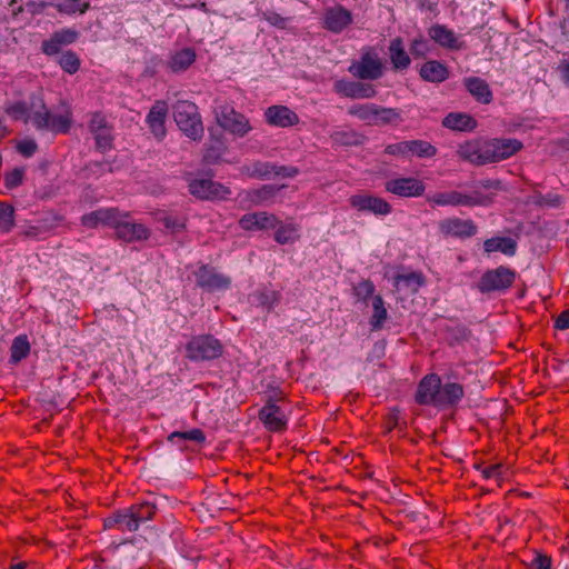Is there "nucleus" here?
I'll use <instances>...</instances> for the list:
<instances>
[{
	"instance_id": "26",
	"label": "nucleus",
	"mask_w": 569,
	"mask_h": 569,
	"mask_svg": "<svg viewBox=\"0 0 569 569\" xmlns=\"http://www.w3.org/2000/svg\"><path fill=\"white\" fill-rule=\"evenodd\" d=\"M117 208H101L81 217L82 226L87 228H97L99 226L110 227L117 222Z\"/></svg>"
},
{
	"instance_id": "23",
	"label": "nucleus",
	"mask_w": 569,
	"mask_h": 569,
	"mask_svg": "<svg viewBox=\"0 0 569 569\" xmlns=\"http://www.w3.org/2000/svg\"><path fill=\"white\" fill-rule=\"evenodd\" d=\"M431 40L442 48L450 50H460L465 48V42L445 24L436 23L428 29Z\"/></svg>"
},
{
	"instance_id": "54",
	"label": "nucleus",
	"mask_w": 569,
	"mask_h": 569,
	"mask_svg": "<svg viewBox=\"0 0 569 569\" xmlns=\"http://www.w3.org/2000/svg\"><path fill=\"white\" fill-rule=\"evenodd\" d=\"M429 51L428 41L423 37L415 38L410 44V53L415 58H421Z\"/></svg>"
},
{
	"instance_id": "11",
	"label": "nucleus",
	"mask_w": 569,
	"mask_h": 569,
	"mask_svg": "<svg viewBox=\"0 0 569 569\" xmlns=\"http://www.w3.org/2000/svg\"><path fill=\"white\" fill-rule=\"evenodd\" d=\"M196 284L208 292L224 291L231 286V278L219 272L214 267L201 264L194 271Z\"/></svg>"
},
{
	"instance_id": "40",
	"label": "nucleus",
	"mask_w": 569,
	"mask_h": 569,
	"mask_svg": "<svg viewBox=\"0 0 569 569\" xmlns=\"http://www.w3.org/2000/svg\"><path fill=\"white\" fill-rule=\"evenodd\" d=\"M446 339L450 346L460 345L470 337V330L461 323H453L445 328Z\"/></svg>"
},
{
	"instance_id": "53",
	"label": "nucleus",
	"mask_w": 569,
	"mask_h": 569,
	"mask_svg": "<svg viewBox=\"0 0 569 569\" xmlns=\"http://www.w3.org/2000/svg\"><path fill=\"white\" fill-rule=\"evenodd\" d=\"M375 289L376 288L373 282L369 279H366L361 280L353 287V292L359 300L366 302L370 297L373 296Z\"/></svg>"
},
{
	"instance_id": "36",
	"label": "nucleus",
	"mask_w": 569,
	"mask_h": 569,
	"mask_svg": "<svg viewBox=\"0 0 569 569\" xmlns=\"http://www.w3.org/2000/svg\"><path fill=\"white\" fill-rule=\"evenodd\" d=\"M425 284V278L421 272L400 273L395 277V286L397 288H406L412 292H417Z\"/></svg>"
},
{
	"instance_id": "10",
	"label": "nucleus",
	"mask_w": 569,
	"mask_h": 569,
	"mask_svg": "<svg viewBox=\"0 0 569 569\" xmlns=\"http://www.w3.org/2000/svg\"><path fill=\"white\" fill-rule=\"evenodd\" d=\"M428 202L436 206H488L492 202V197L475 190L470 194H465L458 191L436 192L428 197Z\"/></svg>"
},
{
	"instance_id": "20",
	"label": "nucleus",
	"mask_w": 569,
	"mask_h": 569,
	"mask_svg": "<svg viewBox=\"0 0 569 569\" xmlns=\"http://www.w3.org/2000/svg\"><path fill=\"white\" fill-rule=\"evenodd\" d=\"M386 191L398 197H420L425 192V184L421 180L412 177L397 178L385 183Z\"/></svg>"
},
{
	"instance_id": "61",
	"label": "nucleus",
	"mask_w": 569,
	"mask_h": 569,
	"mask_svg": "<svg viewBox=\"0 0 569 569\" xmlns=\"http://www.w3.org/2000/svg\"><path fill=\"white\" fill-rule=\"evenodd\" d=\"M552 560L549 556L538 552L531 561L535 569H551Z\"/></svg>"
},
{
	"instance_id": "5",
	"label": "nucleus",
	"mask_w": 569,
	"mask_h": 569,
	"mask_svg": "<svg viewBox=\"0 0 569 569\" xmlns=\"http://www.w3.org/2000/svg\"><path fill=\"white\" fill-rule=\"evenodd\" d=\"M173 118L178 128L190 139L200 140L203 124L196 103L179 100L173 104Z\"/></svg>"
},
{
	"instance_id": "12",
	"label": "nucleus",
	"mask_w": 569,
	"mask_h": 569,
	"mask_svg": "<svg viewBox=\"0 0 569 569\" xmlns=\"http://www.w3.org/2000/svg\"><path fill=\"white\" fill-rule=\"evenodd\" d=\"M189 191L201 200H223L231 194V190L224 184L207 178L189 180Z\"/></svg>"
},
{
	"instance_id": "57",
	"label": "nucleus",
	"mask_w": 569,
	"mask_h": 569,
	"mask_svg": "<svg viewBox=\"0 0 569 569\" xmlns=\"http://www.w3.org/2000/svg\"><path fill=\"white\" fill-rule=\"evenodd\" d=\"M108 121L106 120L104 116H102L99 112H96L92 114V118L89 122V130L93 134L98 131L104 130L109 128Z\"/></svg>"
},
{
	"instance_id": "27",
	"label": "nucleus",
	"mask_w": 569,
	"mask_h": 569,
	"mask_svg": "<svg viewBox=\"0 0 569 569\" xmlns=\"http://www.w3.org/2000/svg\"><path fill=\"white\" fill-rule=\"evenodd\" d=\"M466 90L482 104H489L493 100V94L489 83L479 77H466L462 80Z\"/></svg>"
},
{
	"instance_id": "16",
	"label": "nucleus",
	"mask_w": 569,
	"mask_h": 569,
	"mask_svg": "<svg viewBox=\"0 0 569 569\" xmlns=\"http://www.w3.org/2000/svg\"><path fill=\"white\" fill-rule=\"evenodd\" d=\"M441 379L437 373L425 376L418 383L415 400L420 406H432L437 408L440 393Z\"/></svg>"
},
{
	"instance_id": "46",
	"label": "nucleus",
	"mask_w": 569,
	"mask_h": 569,
	"mask_svg": "<svg viewBox=\"0 0 569 569\" xmlns=\"http://www.w3.org/2000/svg\"><path fill=\"white\" fill-rule=\"evenodd\" d=\"M169 440L176 443H179V440L202 443L206 440V436L201 429L193 428L188 431H174L169 436Z\"/></svg>"
},
{
	"instance_id": "59",
	"label": "nucleus",
	"mask_w": 569,
	"mask_h": 569,
	"mask_svg": "<svg viewBox=\"0 0 569 569\" xmlns=\"http://www.w3.org/2000/svg\"><path fill=\"white\" fill-rule=\"evenodd\" d=\"M385 152L390 156H407L409 154L408 141L388 144Z\"/></svg>"
},
{
	"instance_id": "25",
	"label": "nucleus",
	"mask_w": 569,
	"mask_h": 569,
	"mask_svg": "<svg viewBox=\"0 0 569 569\" xmlns=\"http://www.w3.org/2000/svg\"><path fill=\"white\" fill-rule=\"evenodd\" d=\"M266 121L274 127L288 128L299 122L298 114L286 106H271L264 112Z\"/></svg>"
},
{
	"instance_id": "58",
	"label": "nucleus",
	"mask_w": 569,
	"mask_h": 569,
	"mask_svg": "<svg viewBox=\"0 0 569 569\" xmlns=\"http://www.w3.org/2000/svg\"><path fill=\"white\" fill-rule=\"evenodd\" d=\"M262 18L271 26L277 27L279 29H284L287 27L288 19L281 17L279 13L274 11L262 12Z\"/></svg>"
},
{
	"instance_id": "21",
	"label": "nucleus",
	"mask_w": 569,
	"mask_h": 569,
	"mask_svg": "<svg viewBox=\"0 0 569 569\" xmlns=\"http://www.w3.org/2000/svg\"><path fill=\"white\" fill-rule=\"evenodd\" d=\"M79 38V32L76 29L62 28L54 31L49 39L41 43V50L47 56L58 54L62 47L74 43Z\"/></svg>"
},
{
	"instance_id": "2",
	"label": "nucleus",
	"mask_w": 569,
	"mask_h": 569,
	"mask_svg": "<svg viewBox=\"0 0 569 569\" xmlns=\"http://www.w3.org/2000/svg\"><path fill=\"white\" fill-rule=\"evenodd\" d=\"M522 147L520 140L511 138L473 139L459 144L457 154L463 161L479 167L509 159Z\"/></svg>"
},
{
	"instance_id": "56",
	"label": "nucleus",
	"mask_w": 569,
	"mask_h": 569,
	"mask_svg": "<svg viewBox=\"0 0 569 569\" xmlns=\"http://www.w3.org/2000/svg\"><path fill=\"white\" fill-rule=\"evenodd\" d=\"M536 204L540 207L558 208L561 204V197L555 193L539 194Z\"/></svg>"
},
{
	"instance_id": "44",
	"label": "nucleus",
	"mask_w": 569,
	"mask_h": 569,
	"mask_svg": "<svg viewBox=\"0 0 569 569\" xmlns=\"http://www.w3.org/2000/svg\"><path fill=\"white\" fill-rule=\"evenodd\" d=\"M408 150L409 154H415L419 158H431L437 153L436 147L425 140H409Z\"/></svg>"
},
{
	"instance_id": "4",
	"label": "nucleus",
	"mask_w": 569,
	"mask_h": 569,
	"mask_svg": "<svg viewBox=\"0 0 569 569\" xmlns=\"http://www.w3.org/2000/svg\"><path fill=\"white\" fill-rule=\"evenodd\" d=\"M213 113L217 123L234 137L243 138L252 130L249 119L236 111L233 106L224 99L214 100Z\"/></svg>"
},
{
	"instance_id": "48",
	"label": "nucleus",
	"mask_w": 569,
	"mask_h": 569,
	"mask_svg": "<svg viewBox=\"0 0 569 569\" xmlns=\"http://www.w3.org/2000/svg\"><path fill=\"white\" fill-rule=\"evenodd\" d=\"M166 537L167 532L163 529V526L158 525V522L152 526L144 523V542H149L157 548L160 545L161 539Z\"/></svg>"
},
{
	"instance_id": "15",
	"label": "nucleus",
	"mask_w": 569,
	"mask_h": 569,
	"mask_svg": "<svg viewBox=\"0 0 569 569\" xmlns=\"http://www.w3.org/2000/svg\"><path fill=\"white\" fill-rule=\"evenodd\" d=\"M349 203L358 211L370 212L375 216H388L392 211L388 201L371 193L353 194L349 198Z\"/></svg>"
},
{
	"instance_id": "6",
	"label": "nucleus",
	"mask_w": 569,
	"mask_h": 569,
	"mask_svg": "<svg viewBox=\"0 0 569 569\" xmlns=\"http://www.w3.org/2000/svg\"><path fill=\"white\" fill-rule=\"evenodd\" d=\"M224 347L213 335L193 336L186 345V358L192 362H203L218 359L222 356Z\"/></svg>"
},
{
	"instance_id": "8",
	"label": "nucleus",
	"mask_w": 569,
	"mask_h": 569,
	"mask_svg": "<svg viewBox=\"0 0 569 569\" xmlns=\"http://www.w3.org/2000/svg\"><path fill=\"white\" fill-rule=\"evenodd\" d=\"M283 399L284 393L281 390H273L272 393L267 396L266 403L259 410L258 417L269 431L279 432L287 428L288 418L278 405Z\"/></svg>"
},
{
	"instance_id": "45",
	"label": "nucleus",
	"mask_w": 569,
	"mask_h": 569,
	"mask_svg": "<svg viewBox=\"0 0 569 569\" xmlns=\"http://www.w3.org/2000/svg\"><path fill=\"white\" fill-rule=\"evenodd\" d=\"M58 63L61 67V69L69 74H74L81 66V61L78 54L72 50H67L62 52V54L58 59Z\"/></svg>"
},
{
	"instance_id": "35",
	"label": "nucleus",
	"mask_w": 569,
	"mask_h": 569,
	"mask_svg": "<svg viewBox=\"0 0 569 569\" xmlns=\"http://www.w3.org/2000/svg\"><path fill=\"white\" fill-rule=\"evenodd\" d=\"M166 501L162 497L151 491L144 492V523H148V521L152 519L158 521Z\"/></svg>"
},
{
	"instance_id": "13",
	"label": "nucleus",
	"mask_w": 569,
	"mask_h": 569,
	"mask_svg": "<svg viewBox=\"0 0 569 569\" xmlns=\"http://www.w3.org/2000/svg\"><path fill=\"white\" fill-rule=\"evenodd\" d=\"M62 221V217L52 212H43L39 219L27 224L21 236L27 239L40 240L51 233Z\"/></svg>"
},
{
	"instance_id": "51",
	"label": "nucleus",
	"mask_w": 569,
	"mask_h": 569,
	"mask_svg": "<svg viewBox=\"0 0 569 569\" xmlns=\"http://www.w3.org/2000/svg\"><path fill=\"white\" fill-rule=\"evenodd\" d=\"M24 168H14L7 172L3 178L4 187L12 190L21 186L24 179Z\"/></svg>"
},
{
	"instance_id": "29",
	"label": "nucleus",
	"mask_w": 569,
	"mask_h": 569,
	"mask_svg": "<svg viewBox=\"0 0 569 569\" xmlns=\"http://www.w3.org/2000/svg\"><path fill=\"white\" fill-rule=\"evenodd\" d=\"M463 387L457 382H448L440 387L437 408L456 407L463 398Z\"/></svg>"
},
{
	"instance_id": "62",
	"label": "nucleus",
	"mask_w": 569,
	"mask_h": 569,
	"mask_svg": "<svg viewBox=\"0 0 569 569\" xmlns=\"http://www.w3.org/2000/svg\"><path fill=\"white\" fill-rule=\"evenodd\" d=\"M298 169L290 166H276L274 170H272V176L283 177V178H293L298 174Z\"/></svg>"
},
{
	"instance_id": "47",
	"label": "nucleus",
	"mask_w": 569,
	"mask_h": 569,
	"mask_svg": "<svg viewBox=\"0 0 569 569\" xmlns=\"http://www.w3.org/2000/svg\"><path fill=\"white\" fill-rule=\"evenodd\" d=\"M274 229V240L280 244L291 243L298 238L297 228L292 223L280 222Z\"/></svg>"
},
{
	"instance_id": "28",
	"label": "nucleus",
	"mask_w": 569,
	"mask_h": 569,
	"mask_svg": "<svg viewBox=\"0 0 569 569\" xmlns=\"http://www.w3.org/2000/svg\"><path fill=\"white\" fill-rule=\"evenodd\" d=\"M419 74L425 81L441 83L449 78L450 71L441 61L429 60L421 66Z\"/></svg>"
},
{
	"instance_id": "41",
	"label": "nucleus",
	"mask_w": 569,
	"mask_h": 569,
	"mask_svg": "<svg viewBox=\"0 0 569 569\" xmlns=\"http://www.w3.org/2000/svg\"><path fill=\"white\" fill-rule=\"evenodd\" d=\"M388 317V311L381 296H375L372 299V316L370 318V326L372 330H380L383 322Z\"/></svg>"
},
{
	"instance_id": "37",
	"label": "nucleus",
	"mask_w": 569,
	"mask_h": 569,
	"mask_svg": "<svg viewBox=\"0 0 569 569\" xmlns=\"http://www.w3.org/2000/svg\"><path fill=\"white\" fill-rule=\"evenodd\" d=\"M154 218L167 232L172 234L181 232L186 227L184 219L182 217L169 214L164 211L157 212Z\"/></svg>"
},
{
	"instance_id": "63",
	"label": "nucleus",
	"mask_w": 569,
	"mask_h": 569,
	"mask_svg": "<svg viewBox=\"0 0 569 569\" xmlns=\"http://www.w3.org/2000/svg\"><path fill=\"white\" fill-rule=\"evenodd\" d=\"M485 479L500 478L501 477V465H492L481 470Z\"/></svg>"
},
{
	"instance_id": "49",
	"label": "nucleus",
	"mask_w": 569,
	"mask_h": 569,
	"mask_svg": "<svg viewBox=\"0 0 569 569\" xmlns=\"http://www.w3.org/2000/svg\"><path fill=\"white\" fill-rule=\"evenodd\" d=\"M14 226V208L6 202H0V231L9 232Z\"/></svg>"
},
{
	"instance_id": "22",
	"label": "nucleus",
	"mask_w": 569,
	"mask_h": 569,
	"mask_svg": "<svg viewBox=\"0 0 569 569\" xmlns=\"http://www.w3.org/2000/svg\"><path fill=\"white\" fill-rule=\"evenodd\" d=\"M279 223L274 214L264 211L246 213L239 220V226L246 231L274 229Z\"/></svg>"
},
{
	"instance_id": "18",
	"label": "nucleus",
	"mask_w": 569,
	"mask_h": 569,
	"mask_svg": "<svg viewBox=\"0 0 569 569\" xmlns=\"http://www.w3.org/2000/svg\"><path fill=\"white\" fill-rule=\"evenodd\" d=\"M353 22L350 10L341 4L329 7L323 13V28L332 33H341Z\"/></svg>"
},
{
	"instance_id": "42",
	"label": "nucleus",
	"mask_w": 569,
	"mask_h": 569,
	"mask_svg": "<svg viewBox=\"0 0 569 569\" xmlns=\"http://www.w3.org/2000/svg\"><path fill=\"white\" fill-rule=\"evenodd\" d=\"M10 361L17 363L24 359L30 352V343L26 335L16 337L10 348Z\"/></svg>"
},
{
	"instance_id": "17",
	"label": "nucleus",
	"mask_w": 569,
	"mask_h": 569,
	"mask_svg": "<svg viewBox=\"0 0 569 569\" xmlns=\"http://www.w3.org/2000/svg\"><path fill=\"white\" fill-rule=\"evenodd\" d=\"M438 229L446 238L466 239L477 233V226L471 219L446 218L438 222Z\"/></svg>"
},
{
	"instance_id": "64",
	"label": "nucleus",
	"mask_w": 569,
	"mask_h": 569,
	"mask_svg": "<svg viewBox=\"0 0 569 569\" xmlns=\"http://www.w3.org/2000/svg\"><path fill=\"white\" fill-rule=\"evenodd\" d=\"M555 328L558 330L569 329V310L562 311L555 321Z\"/></svg>"
},
{
	"instance_id": "33",
	"label": "nucleus",
	"mask_w": 569,
	"mask_h": 569,
	"mask_svg": "<svg viewBox=\"0 0 569 569\" xmlns=\"http://www.w3.org/2000/svg\"><path fill=\"white\" fill-rule=\"evenodd\" d=\"M442 126L457 131H471L477 127V121L467 113L450 112L443 118Z\"/></svg>"
},
{
	"instance_id": "50",
	"label": "nucleus",
	"mask_w": 569,
	"mask_h": 569,
	"mask_svg": "<svg viewBox=\"0 0 569 569\" xmlns=\"http://www.w3.org/2000/svg\"><path fill=\"white\" fill-rule=\"evenodd\" d=\"M84 171L87 173V177L99 178L106 172H112L113 167L112 162L108 160L89 161L84 167Z\"/></svg>"
},
{
	"instance_id": "39",
	"label": "nucleus",
	"mask_w": 569,
	"mask_h": 569,
	"mask_svg": "<svg viewBox=\"0 0 569 569\" xmlns=\"http://www.w3.org/2000/svg\"><path fill=\"white\" fill-rule=\"evenodd\" d=\"M48 4L66 14L84 13L90 7L88 1L82 0H53Z\"/></svg>"
},
{
	"instance_id": "31",
	"label": "nucleus",
	"mask_w": 569,
	"mask_h": 569,
	"mask_svg": "<svg viewBox=\"0 0 569 569\" xmlns=\"http://www.w3.org/2000/svg\"><path fill=\"white\" fill-rule=\"evenodd\" d=\"M141 506L136 505L123 510H119V527L122 532L137 531L141 522Z\"/></svg>"
},
{
	"instance_id": "38",
	"label": "nucleus",
	"mask_w": 569,
	"mask_h": 569,
	"mask_svg": "<svg viewBox=\"0 0 569 569\" xmlns=\"http://www.w3.org/2000/svg\"><path fill=\"white\" fill-rule=\"evenodd\" d=\"M252 297L254 301H257L258 306L262 307L267 311H271L281 300V293L279 291L268 288L257 290Z\"/></svg>"
},
{
	"instance_id": "52",
	"label": "nucleus",
	"mask_w": 569,
	"mask_h": 569,
	"mask_svg": "<svg viewBox=\"0 0 569 569\" xmlns=\"http://www.w3.org/2000/svg\"><path fill=\"white\" fill-rule=\"evenodd\" d=\"M94 140H96V148L100 152H106L107 150H110L112 148V134H111V128H107L104 130L98 131L93 133Z\"/></svg>"
},
{
	"instance_id": "43",
	"label": "nucleus",
	"mask_w": 569,
	"mask_h": 569,
	"mask_svg": "<svg viewBox=\"0 0 569 569\" xmlns=\"http://www.w3.org/2000/svg\"><path fill=\"white\" fill-rule=\"evenodd\" d=\"M272 170H274V164L271 162L263 161H254L249 166L244 167V172L251 177L257 179H268L272 176Z\"/></svg>"
},
{
	"instance_id": "7",
	"label": "nucleus",
	"mask_w": 569,
	"mask_h": 569,
	"mask_svg": "<svg viewBox=\"0 0 569 569\" xmlns=\"http://www.w3.org/2000/svg\"><path fill=\"white\" fill-rule=\"evenodd\" d=\"M348 72L359 80L375 81L383 76L385 64L375 49L367 47L360 58L350 63Z\"/></svg>"
},
{
	"instance_id": "34",
	"label": "nucleus",
	"mask_w": 569,
	"mask_h": 569,
	"mask_svg": "<svg viewBox=\"0 0 569 569\" xmlns=\"http://www.w3.org/2000/svg\"><path fill=\"white\" fill-rule=\"evenodd\" d=\"M483 249L488 254L500 251L508 257H512L517 251V242L509 237H493L483 242Z\"/></svg>"
},
{
	"instance_id": "32",
	"label": "nucleus",
	"mask_w": 569,
	"mask_h": 569,
	"mask_svg": "<svg viewBox=\"0 0 569 569\" xmlns=\"http://www.w3.org/2000/svg\"><path fill=\"white\" fill-rule=\"evenodd\" d=\"M196 57L194 49L183 48L171 54L168 67L174 73L183 72L196 61Z\"/></svg>"
},
{
	"instance_id": "55",
	"label": "nucleus",
	"mask_w": 569,
	"mask_h": 569,
	"mask_svg": "<svg viewBox=\"0 0 569 569\" xmlns=\"http://www.w3.org/2000/svg\"><path fill=\"white\" fill-rule=\"evenodd\" d=\"M16 148L22 157L30 158L37 152L38 144L33 139H24L19 141Z\"/></svg>"
},
{
	"instance_id": "60",
	"label": "nucleus",
	"mask_w": 569,
	"mask_h": 569,
	"mask_svg": "<svg viewBox=\"0 0 569 569\" xmlns=\"http://www.w3.org/2000/svg\"><path fill=\"white\" fill-rule=\"evenodd\" d=\"M222 157V149L220 147L211 146L209 147L204 154H203V161L208 164H214L219 162V160Z\"/></svg>"
},
{
	"instance_id": "14",
	"label": "nucleus",
	"mask_w": 569,
	"mask_h": 569,
	"mask_svg": "<svg viewBox=\"0 0 569 569\" xmlns=\"http://www.w3.org/2000/svg\"><path fill=\"white\" fill-rule=\"evenodd\" d=\"M169 106L164 100H157L150 108L144 121L149 131L157 141H162L167 136V118Z\"/></svg>"
},
{
	"instance_id": "30",
	"label": "nucleus",
	"mask_w": 569,
	"mask_h": 569,
	"mask_svg": "<svg viewBox=\"0 0 569 569\" xmlns=\"http://www.w3.org/2000/svg\"><path fill=\"white\" fill-rule=\"evenodd\" d=\"M389 57L392 68L397 71L407 70L410 67L411 59L405 50L403 41L400 37L392 39L389 43Z\"/></svg>"
},
{
	"instance_id": "1",
	"label": "nucleus",
	"mask_w": 569,
	"mask_h": 569,
	"mask_svg": "<svg viewBox=\"0 0 569 569\" xmlns=\"http://www.w3.org/2000/svg\"><path fill=\"white\" fill-rule=\"evenodd\" d=\"M30 103L17 101L6 107V112L14 120H31L39 131H50L54 134L69 132L72 123L71 111L52 114L39 97H31Z\"/></svg>"
},
{
	"instance_id": "9",
	"label": "nucleus",
	"mask_w": 569,
	"mask_h": 569,
	"mask_svg": "<svg viewBox=\"0 0 569 569\" xmlns=\"http://www.w3.org/2000/svg\"><path fill=\"white\" fill-rule=\"evenodd\" d=\"M516 277L513 269L499 266L487 270L479 279L477 288L481 293L503 292L513 284Z\"/></svg>"
},
{
	"instance_id": "19",
	"label": "nucleus",
	"mask_w": 569,
	"mask_h": 569,
	"mask_svg": "<svg viewBox=\"0 0 569 569\" xmlns=\"http://www.w3.org/2000/svg\"><path fill=\"white\" fill-rule=\"evenodd\" d=\"M335 91L351 99H371L377 96L373 84L362 81L338 80L335 82Z\"/></svg>"
},
{
	"instance_id": "24",
	"label": "nucleus",
	"mask_w": 569,
	"mask_h": 569,
	"mask_svg": "<svg viewBox=\"0 0 569 569\" xmlns=\"http://www.w3.org/2000/svg\"><path fill=\"white\" fill-rule=\"evenodd\" d=\"M111 228L116 230L117 237L126 242L140 239L142 233V227L134 223L128 212H121L119 209L117 222Z\"/></svg>"
},
{
	"instance_id": "3",
	"label": "nucleus",
	"mask_w": 569,
	"mask_h": 569,
	"mask_svg": "<svg viewBox=\"0 0 569 569\" xmlns=\"http://www.w3.org/2000/svg\"><path fill=\"white\" fill-rule=\"evenodd\" d=\"M348 114L369 126H398L403 121L402 112L397 108L383 107L376 103H356L348 109Z\"/></svg>"
}]
</instances>
